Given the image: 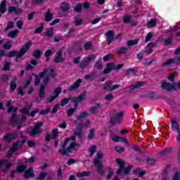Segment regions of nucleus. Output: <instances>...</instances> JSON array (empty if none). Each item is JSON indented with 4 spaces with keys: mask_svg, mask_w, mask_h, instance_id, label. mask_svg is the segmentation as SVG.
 Returning <instances> with one entry per match:
<instances>
[{
    "mask_svg": "<svg viewBox=\"0 0 180 180\" xmlns=\"http://www.w3.org/2000/svg\"><path fill=\"white\" fill-rule=\"evenodd\" d=\"M6 107L8 108L7 112L8 113H11L13 112L11 117H10V124L11 126H16L18 123H20V118L18 117L17 112L19 110L18 107L12 106V101H8L6 104Z\"/></svg>",
    "mask_w": 180,
    "mask_h": 180,
    "instance_id": "nucleus-1",
    "label": "nucleus"
},
{
    "mask_svg": "<svg viewBox=\"0 0 180 180\" xmlns=\"http://www.w3.org/2000/svg\"><path fill=\"white\" fill-rule=\"evenodd\" d=\"M115 162L117 165L119 166V168L116 171L117 175H120L122 174H123V175H127L131 172V168H133L132 165H129L126 167V162L120 158H116Z\"/></svg>",
    "mask_w": 180,
    "mask_h": 180,
    "instance_id": "nucleus-2",
    "label": "nucleus"
},
{
    "mask_svg": "<svg viewBox=\"0 0 180 180\" xmlns=\"http://www.w3.org/2000/svg\"><path fill=\"white\" fill-rule=\"evenodd\" d=\"M103 158V153H97L96 158L94 160V164L95 167L97 168V171L99 175H103L105 174V170L103 169V163H102V162L99 160H102Z\"/></svg>",
    "mask_w": 180,
    "mask_h": 180,
    "instance_id": "nucleus-3",
    "label": "nucleus"
},
{
    "mask_svg": "<svg viewBox=\"0 0 180 180\" xmlns=\"http://www.w3.org/2000/svg\"><path fill=\"white\" fill-rule=\"evenodd\" d=\"M50 84V77L46 76L42 79V83L41 84L39 90V99H44V98H46V93L44 91H46V86L49 85Z\"/></svg>",
    "mask_w": 180,
    "mask_h": 180,
    "instance_id": "nucleus-4",
    "label": "nucleus"
},
{
    "mask_svg": "<svg viewBox=\"0 0 180 180\" xmlns=\"http://www.w3.org/2000/svg\"><path fill=\"white\" fill-rule=\"evenodd\" d=\"M86 96V91H83L78 96L71 97V102L74 103V109L78 110V106L79 103H82L85 101V97Z\"/></svg>",
    "mask_w": 180,
    "mask_h": 180,
    "instance_id": "nucleus-5",
    "label": "nucleus"
},
{
    "mask_svg": "<svg viewBox=\"0 0 180 180\" xmlns=\"http://www.w3.org/2000/svg\"><path fill=\"white\" fill-rule=\"evenodd\" d=\"M123 65V64H118L116 65V63H107L106 68L103 70V73L104 75H107L110 71L122 70Z\"/></svg>",
    "mask_w": 180,
    "mask_h": 180,
    "instance_id": "nucleus-6",
    "label": "nucleus"
},
{
    "mask_svg": "<svg viewBox=\"0 0 180 180\" xmlns=\"http://www.w3.org/2000/svg\"><path fill=\"white\" fill-rule=\"evenodd\" d=\"M96 56L94 54L89 55L84 60L80 61L79 67L80 70H85L89 67L91 61L95 60Z\"/></svg>",
    "mask_w": 180,
    "mask_h": 180,
    "instance_id": "nucleus-7",
    "label": "nucleus"
},
{
    "mask_svg": "<svg viewBox=\"0 0 180 180\" xmlns=\"http://www.w3.org/2000/svg\"><path fill=\"white\" fill-rule=\"evenodd\" d=\"M13 165L12 162H8L6 159H1L0 160V171L4 174L6 173L10 168H12Z\"/></svg>",
    "mask_w": 180,
    "mask_h": 180,
    "instance_id": "nucleus-8",
    "label": "nucleus"
},
{
    "mask_svg": "<svg viewBox=\"0 0 180 180\" xmlns=\"http://www.w3.org/2000/svg\"><path fill=\"white\" fill-rule=\"evenodd\" d=\"M43 122H37L34 127L31 129L30 132V136H31V137H34V136H37V134H41V131L40 130V129L41 128V126H43Z\"/></svg>",
    "mask_w": 180,
    "mask_h": 180,
    "instance_id": "nucleus-9",
    "label": "nucleus"
},
{
    "mask_svg": "<svg viewBox=\"0 0 180 180\" xmlns=\"http://www.w3.org/2000/svg\"><path fill=\"white\" fill-rule=\"evenodd\" d=\"M110 138L112 141H114V143H124V144H126V146H129V141H127L126 137H122L117 135H115V134H111L110 135Z\"/></svg>",
    "mask_w": 180,
    "mask_h": 180,
    "instance_id": "nucleus-10",
    "label": "nucleus"
},
{
    "mask_svg": "<svg viewBox=\"0 0 180 180\" xmlns=\"http://www.w3.org/2000/svg\"><path fill=\"white\" fill-rule=\"evenodd\" d=\"M84 124L82 122H80L78 124V125L76 127V128L74 130V134L77 137H79V139H81L82 136H84V131H82V128L84 127Z\"/></svg>",
    "mask_w": 180,
    "mask_h": 180,
    "instance_id": "nucleus-11",
    "label": "nucleus"
},
{
    "mask_svg": "<svg viewBox=\"0 0 180 180\" xmlns=\"http://www.w3.org/2000/svg\"><path fill=\"white\" fill-rule=\"evenodd\" d=\"M162 89L171 92V91H176V86L175 84H172L171 83L163 81L161 85Z\"/></svg>",
    "mask_w": 180,
    "mask_h": 180,
    "instance_id": "nucleus-12",
    "label": "nucleus"
},
{
    "mask_svg": "<svg viewBox=\"0 0 180 180\" xmlns=\"http://www.w3.org/2000/svg\"><path fill=\"white\" fill-rule=\"evenodd\" d=\"M46 77H47V70H44L42 72H39V76L37 77H35V86L40 85V83L41 82V79L43 78V79H44Z\"/></svg>",
    "mask_w": 180,
    "mask_h": 180,
    "instance_id": "nucleus-13",
    "label": "nucleus"
},
{
    "mask_svg": "<svg viewBox=\"0 0 180 180\" xmlns=\"http://www.w3.org/2000/svg\"><path fill=\"white\" fill-rule=\"evenodd\" d=\"M16 137H18V133H16V131H13L11 134H6L3 137V140L11 143V141H12V140H15Z\"/></svg>",
    "mask_w": 180,
    "mask_h": 180,
    "instance_id": "nucleus-14",
    "label": "nucleus"
},
{
    "mask_svg": "<svg viewBox=\"0 0 180 180\" xmlns=\"http://www.w3.org/2000/svg\"><path fill=\"white\" fill-rule=\"evenodd\" d=\"M105 37L107 39V44L110 46V44L115 40V32L112 30H108L105 33Z\"/></svg>",
    "mask_w": 180,
    "mask_h": 180,
    "instance_id": "nucleus-15",
    "label": "nucleus"
},
{
    "mask_svg": "<svg viewBox=\"0 0 180 180\" xmlns=\"http://www.w3.org/2000/svg\"><path fill=\"white\" fill-rule=\"evenodd\" d=\"M81 84H82V79H78L73 84L69 86L68 91L70 92H73V91H76V89H78V88L81 86Z\"/></svg>",
    "mask_w": 180,
    "mask_h": 180,
    "instance_id": "nucleus-16",
    "label": "nucleus"
},
{
    "mask_svg": "<svg viewBox=\"0 0 180 180\" xmlns=\"http://www.w3.org/2000/svg\"><path fill=\"white\" fill-rule=\"evenodd\" d=\"M171 64H180V57L167 59L162 65L165 67L166 65H171Z\"/></svg>",
    "mask_w": 180,
    "mask_h": 180,
    "instance_id": "nucleus-17",
    "label": "nucleus"
},
{
    "mask_svg": "<svg viewBox=\"0 0 180 180\" xmlns=\"http://www.w3.org/2000/svg\"><path fill=\"white\" fill-rule=\"evenodd\" d=\"M8 13H15V15H22L23 11L21 8H17L15 6H9L8 8Z\"/></svg>",
    "mask_w": 180,
    "mask_h": 180,
    "instance_id": "nucleus-18",
    "label": "nucleus"
},
{
    "mask_svg": "<svg viewBox=\"0 0 180 180\" xmlns=\"http://www.w3.org/2000/svg\"><path fill=\"white\" fill-rule=\"evenodd\" d=\"M34 176V170L33 167H30L25 171L24 178L29 179V178H33Z\"/></svg>",
    "mask_w": 180,
    "mask_h": 180,
    "instance_id": "nucleus-19",
    "label": "nucleus"
},
{
    "mask_svg": "<svg viewBox=\"0 0 180 180\" xmlns=\"http://www.w3.org/2000/svg\"><path fill=\"white\" fill-rule=\"evenodd\" d=\"M101 108H102V103H94V106L90 108L89 112L90 113H91V115H95V113H96V112H98V110H99V109H101Z\"/></svg>",
    "mask_w": 180,
    "mask_h": 180,
    "instance_id": "nucleus-20",
    "label": "nucleus"
},
{
    "mask_svg": "<svg viewBox=\"0 0 180 180\" xmlns=\"http://www.w3.org/2000/svg\"><path fill=\"white\" fill-rule=\"evenodd\" d=\"M170 121L172 122V124H171L172 130H173V131H179L180 129H179V124H178V122L172 117L170 118Z\"/></svg>",
    "mask_w": 180,
    "mask_h": 180,
    "instance_id": "nucleus-21",
    "label": "nucleus"
},
{
    "mask_svg": "<svg viewBox=\"0 0 180 180\" xmlns=\"http://www.w3.org/2000/svg\"><path fill=\"white\" fill-rule=\"evenodd\" d=\"M53 16H54V13H51L50 8H48L46 13L45 14V22H51V20H53Z\"/></svg>",
    "mask_w": 180,
    "mask_h": 180,
    "instance_id": "nucleus-22",
    "label": "nucleus"
},
{
    "mask_svg": "<svg viewBox=\"0 0 180 180\" xmlns=\"http://www.w3.org/2000/svg\"><path fill=\"white\" fill-rule=\"evenodd\" d=\"M60 9L63 12H68V11L71 9V6H70V4L67 3L66 1H63L60 4Z\"/></svg>",
    "mask_w": 180,
    "mask_h": 180,
    "instance_id": "nucleus-23",
    "label": "nucleus"
},
{
    "mask_svg": "<svg viewBox=\"0 0 180 180\" xmlns=\"http://www.w3.org/2000/svg\"><path fill=\"white\" fill-rule=\"evenodd\" d=\"M75 26H82V25H84V19L79 16H75Z\"/></svg>",
    "mask_w": 180,
    "mask_h": 180,
    "instance_id": "nucleus-24",
    "label": "nucleus"
},
{
    "mask_svg": "<svg viewBox=\"0 0 180 180\" xmlns=\"http://www.w3.org/2000/svg\"><path fill=\"white\" fill-rule=\"evenodd\" d=\"M27 166L26 165H19L17 166L15 171L18 172V174H23L26 171Z\"/></svg>",
    "mask_w": 180,
    "mask_h": 180,
    "instance_id": "nucleus-25",
    "label": "nucleus"
},
{
    "mask_svg": "<svg viewBox=\"0 0 180 180\" xmlns=\"http://www.w3.org/2000/svg\"><path fill=\"white\" fill-rule=\"evenodd\" d=\"M6 12V0H3L0 3V13L4 15Z\"/></svg>",
    "mask_w": 180,
    "mask_h": 180,
    "instance_id": "nucleus-26",
    "label": "nucleus"
},
{
    "mask_svg": "<svg viewBox=\"0 0 180 180\" xmlns=\"http://www.w3.org/2000/svg\"><path fill=\"white\" fill-rule=\"evenodd\" d=\"M139 41H140L139 39L128 40L127 41V46L128 47H131V46H136V44H139Z\"/></svg>",
    "mask_w": 180,
    "mask_h": 180,
    "instance_id": "nucleus-27",
    "label": "nucleus"
},
{
    "mask_svg": "<svg viewBox=\"0 0 180 180\" xmlns=\"http://www.w3.org/2000/svg\"><path fill=\"white\" fill-rule=\"evenodd\" d=\"M13 47V44H12L11 40H7L4 44H3V48L4 50H11Z\"/></svg>",
    "mask_w": 180,
    "mask_h": 180,
    "instance_id": "nucleus-28",
    "label": "nucleus"
},
{
    "mask_svg": "<svg viewBox=\"0 0 180 180\" xmlns=\"http://www.w3.org/2000/svg\"><path fill=\"white\" fill-rule=\"evenodd\" d=\"M32 57H34V58H36L37 60L41 58V51L40 49L34 51V52L32 53Z\"/></svg>",
    "mask_w": 180,
    "mask_h": 180,
    "instance_id": "nucleus-29",
    "label": "nucleus"
},
{
    "mask_svg": "<svg viewBox=\"0 0 180 180\" xmlns=\"http://www.w3.org/2000/svg\"><path fill=\"white\" fill-rule=\"evenodd\" d=\"M123 117H124V112H118L115 117L117 120V123H122V121L123 120Z\"/></svg>",
    "mask_w": 180,
    "mask_h": 180,
    "instance_id": "nucleus-30",
    "label": "nucleus"
},
{
    "mask_svg": "<svg viewBox=\"0 0 180 180\" xmlns=\"http://www.w3.org/2000/svg\"><path fill=\"white\" fill-rule=\"evenodd\" d=\"M53 30H54V28H53V27H51L50 28H49L46 32L44 34L45 37H49V39H50V37H51L53 34H54Z\"/></svg>",
    "mask_w": 180,
    "mask_h": 180,
    "instance_id": "nucleus-31",
    "label": "nucleus"
},
{
    "mask_svg": "<svg viewBox=\"0 0 180 180\" xmlns=\"http://www.w3.org/2000/svg\"><path fill=\"white\" fill-rule=\"evenodd\" d=\"M78 146H79L78 143L75 141L72 142L68 148V153H71V151L75 150V148Z\"/></svg>",
    "mask_w": 180,
    "mask_h": 180,
    "instance_id": "nucleus-32",
    "label": "nucleus"
},
{
    "mask_svg": "<svg viewBox=\"0 0 180 180\" xmlns=\"http://www.w3.org/2000/svg\"><path fill=\"white\" fill-rule=\"evenodd\" d=\"M73 10L75 11L77 13H81V12H82V4H77L73 7Z\"/></svg>",
    "mask_w": 180,
    "mask_h": 180,
    "instance_id": "nucleus-33",
    "label": "nucleus"
},
{
    "mask_svg": "<svg viewBox=\"0 0 180 180\" xmlns=\"http://www.w3.org/2000/svg\"><path fill=\"white\" fill-rule=\"evenodd\" d=\"M155 25H157V19L155 18L151 19L146 24L147 27L150 28L155 27Z\"/></svg>",
    "mask_w": 180,
    "mask_h": 180,
    "instance_id": "nucleus-34",
    "label": "nucleus"
},
{
    "mask_svg": "<svg viewBox=\"0 0 180 180\" xmlns=\"http://www.w3.org/2000/svg\"><path fill=\"white\" fill-rule=\"evenodd\" d=\"M43 30H44V25L41 24L39 27H37L34 30V33L35 34H40V33H41V32H43Z\"/></svg>",
    "mask_w": 180,
    "mask_h": 180,
    "instance_id": "nucleus-35",
    "label": "nucleus"
},
{
    "mask_svg": "<svg viewBox=\"0 0 180 180\" xmlns=\"http://www.w3.org/2000/svg\"><path fill=\"white\" fill-rule=\"evenodd\" d=\"M89 152L90 153L89 156L94 157V155L95 154V153H96V146L95 145L91 146L89 148Z\"/></svg>",
    "mask_w": 180,
    "mask_h": 180,
    "instance_id": "nucleus-36",
    "label": "nucleus"
},
{
    "mask_svg": "<svg viewBox=\"0 0 180 180\" xmlns=\"http://www.w3.org/2000/svg\"><path fill=\"white\" fill-rule=\"evenodd\" d=\"M70 101H71V97L62 98L60 101V106H65V105H68V103H70Z\"/></svg>",
    "mask_w": 180,
    "mask_h": 180,
    "instance_id": "nucleus-37",
    "label": "nucleus"
},
{
    "mask_svg": "<svg viewBox=\"0 0 180 180\" xmlns=\"http://www.w3.org/2000/svg\"><path fill=\"white\" fill-rule=\"evenodd\" d=\"M44 70H46V74H48L46 75H49V77H56V72L54 71V69L47 68Z\"/></svg>",
    "mask_w": 180,
    "mask_h": 180,
    "instance_id": "nucleus-38",
    "label": "nucleus"
},
{
    "mask_svg": "<svg viewBox=\"0 0 180 180\" xmlns=\"http://www.w3.org/2000/svg\"><path fill=\"white\" fill-rule=\"evenodd\" d=\"M84 49L86 51L91 50L92 49V41H87L84 45Z\"/></svg>",
    "mask_w": 180,
    "mask_h": 180,
    "instance_id": "nucleus-39",
    "label": "nucleus"
},
{
    "mask_svg": "<svg viewBox=\"0 0 180 180\" xmlns=\"http://www.w3.org/2000/svg\"><path fill=\"white\" fill-rule=\"evenodd\" d=\"M129 52V48L122 47L117 51V54H126Z\"/></svg>",
    "mask_w": 180,
    "mask_h": 180,
    "instance_id": "nucleus-40",
    "label": "nucleus"
},
{
    "mask_svg": "<svg viewBox=\"0 0 180 180\" xmlns=\"http://www.w3.org/2000/svg\"><path fill=\"white\" fill-rule=\"evenodd\" d=\"M0 80L3 84H6V82L9 81V76H8V75H1Z\"/></svg>",
    "mask_w": 180,
    "mask_h": 180,
    "instance_id": "nucleus-41",
    "label": "nucleus"
},
{
    "mask_svg": "<svg viewBox=\"0 0 180 180\" xmlns=\"http://www.w3.org/2000/svg\"><path fill=\"white\" fill-rule=\"evenodd\" d=\"M88 116V112L84 111L80 112L79 115L77 117V120H81V119H85Z\"/></svg>",
    "mask_w": 180,
    "mask_h": 180,
    "instance_id": "nucleus-42",
    "label": "nucleus"
},
{
    "mask_svg": "<svg viewBox=\"0 0 180 180\" xmlns=\"http://www.w3.org/2000/svg\"><path fill=\"white\" fill-rule=\"evenodd\" d=\"M171 151H172V148H167L160 152L162 155H168L171 154Z\"/></svg>",
    "mask_w": 180,
    "mask_h": 180,
    "instance_id": "nucleus-43",
    "label": "nucleus"
},
{
    "mask_svg": "<svg viewBox=\"0 0 180 180\" xmlns=\"http://www.w3.org/2000/svg\"><path fill=\"white\" fill-rule=\"evenodd\" d=\"M62 91H63V88H61V86H58L53 91V94H55V96L58 98V96H60V94H61Z\"/></svg>",
    "mask_w": 180,
    "mask_h": 180,
    "instance_id": "nucleus-44",
    "label": "nucleus"
},
{
    "mask_svg": "<svg viewBox=\"0 0 180 180\" xmlns=\"http://www.w3.org/2000/svg\"><path fill=\"white\" fill-rule=\"evenodd\" d=\"M51 139H53V140H56V139H58V129H53L52 134H51Z\"/></svg>",
    "mask_w": 180,
    "mask_h": 180,
    "instance_id": "nucleus-45",
    "label": "nucleus"
},
{
    "mask_svg": "<svg viewBox=\"0 0 180 180\" xmlns=\"http://www.w3.org/2000/svg\"><path fill=\"white\" fill-rule=\"evenodd\" d=\"M112 85H113V83L112 81L106 82L105 84H103V89L104 91H106V89H110L112 87Z\"/></svg>",
    "mask_w": 180,
    "mask_h": 180,
    "instance_id": "nucleus-46",
    "label": "nucleus"
},
{
    "mask_svg": "<svg viewBox=\"0 0 180 180\" xmlns=\"http://www.w3.org/2000/svg\"><path fill=\"white\" fill-rule=\"evenodd\" d=\"M47 175H49V174L46 172H41L39 176L37 178V179L38 180H44L46 179V177L47 176Z\"/></svg>",
    "mask_w": 180,
    "mask_h": 180,
    "instance_id": "nucleus-47",
    "label": "nucleus"
},
{
    "mask_svg": "<svg viewBox=\"0 0 180 180\" xmlns=\"http://www.w3.org/2000/svg\"><path fill=\"white\" fill-rule=\"evenodd\" d=\"M18 88V84H16V82H11L10 84V91L11 92H15L16 89Z\"/></svg>",
    "mask_w": 180,
    "mask_h": 180,
    "instance_id": "nucleus-48",
    "label": "nucleus"
},
{
    "mask_svg": "<svg viewBox=\"0 0 180 180\" xmlns=\"http://www.w3.org/2000/svg\"><path fill=\"white\" fill-rule=\"evenodd\" d=\"M94 137H95V129H91L88 134L87 139L89 140H92Z\"/></svg>",
    "mask_w": 180,
    "mask_h": 180,
    "instance_id": "nucleus-49",
    "label": "nucleus"
},
{
    "mask_svg": "<svg viewBox=\"0 0 180 180\" xmlns=\"http://www.w3.org/2000/svg\"><path fill=\"white\" fill-rule=\"evenodd\" d=\"M143 85H144V82H135L132 86L134 88V89H137L139 88H140L141 86H143Z\"/></svg>",
    "mask_w": 180,
    "mask_h": 180,
    "instance_id": "nucleus-50",
    "label": "nucleus"
},
{
    "mask_svg": "<svg viewBox=\"0 0 180 180\" xmlns=\"http://www.w3.org/2000/svg\"><path fill=\"white\" fill-rule=\"evenodd\" d=\"M13 21H8L7 23V26L4 28V30L6 32H8V30H9V29H13Z\"/></svg>",
    "mask_w": 180,
    "mask_h": 180,
    "instance_id": "nucleus-51",
    "label": "nucleus"
},
{
    "mask_svg": "<svg viewBox=\"0 0 180 180\" xmlns=\"http://www.w3.org/2000/svg\"><path fill=\"white\" fill-rule=\"evenodd\" d=\"M4 71H11V63L8 61H6L3 66Z\"/></svg>",
    "mask_w": 180,
    "mask_h": 180,
    "instance_id": "nucleus-52",
    "label": "nucleus"
},
{
    "mask_svg": "<svg viewBox=\"0 0 180 180\" xmlns=\"http://www.w3.org/2000/svg\"><path fill=\"white\" fill-rule=\"evenodd\" d=\"M95 68L97 70H103V65L101 64V60H98L94 64Z\"/></svg>",
    "mask_w": 180,
    "mask_h": 180,
    "instance_id": "nucleus-53",
    "label": "nucleus"
},
{
    "mask_svg": "<svg viewBox=\"0 0 180 180\" xmlns=\"http://www.w3.org/2000/svg\"><path fill=\"white\" fill-rule=\"evenodd\" d=\"M123 22L124 23H130V22H131V15H127L124 17L123 18Z\"/></svg>",
    "mask_w": 180,
    "mask_h": 180,
    "instance_id": "nucleus-54",
    "label": "nucleus"
},
{
    "mask_svg": "<svg viewBox=\"0 0 180 180\" xmlns=\"http://www.w3.org/2000/svg\"><path fill=\"white\" fill-rule=\"evenodd\" d=\"M18 33H19V30H15L10 32L8 33V36L10 37H12L13 39H14V37H16V36L18 35Z\"/></svg>",
    "mask_w": 180,
    "mask_h": 180,
    "instance_id": "nucleus-55",
    "label": "nucleus"
},
{
    "mask_svg": "<svg viewBox=\"0 0 180 180\" xmlns=\"http://www.w3.org/2000/svg\"><path fill=\"white\" fill-rule=\"evenodd\" d=\"M76 111H77L76 109L70 108L68 109V110L67 112V115L70 117L72 116V115H74V113H75Z\"/></svg>",
    "mask_w": 180,
    "mask_h": 180,
    "instance_id": "nucleus-56",
    "label": "nucleus"
},
{
    "mask_svg": "<svg viewBox=\"0 0 180 180\" xmlns=\"http://www.w3.org/2000/svg\"><path fill=\"white\" fill-rule=\"evenodd\" d=\"M146 162L148 165H154L155 164V159L148 158H146Z\"/></svg>",
    "mask_w": 180,
    "mask_h": 180,
    "instance_id": "nucleus-57",
    "label": "nucleus"
},
{
    "mask_svg": "<svg viewBox=\"0 0 180 180\" xmlns=\"http://www.w3.org/2000/svg\"><path fill=\"white\" fill-rule=\"evenodd\" d=\"M58 108H60V104H59V103H56V104L53 107L51 113L52 115H54V113H56V112H58Z\"/></svg>",
    "mask_w": 180,
    "mask_h": 180,
    "instance_id": "nucleus-58",
    "label": "nucleus"
},
{
    "mask_svg": "<svg viewBox=\"0 0 180 180\" xmlns=\"http://www.w3.org/2000/svg\"><path fill=\"white\" fill-rule=\"evenodd\" d=\"M172 41H173V39L172 37L165 39L164 40L165 46H170V44H172Z\"/></svg>",
    "mask_w": 180,
    "mask_h": 180,
    "instance_id": "nucleus-59",
    "label": "nucleus"
},
{
    "mask_svg": "<svg viewBox=\"0 0 180 180\" xmlns=\"http://www.w3.org/2000/svg\"><path fill=\"white\" fill-rule=\"evenodd\" d=\"M149 99H158V96H157V93L151 92L148 94Z\"/></svg>",
    "mask_w": 180,
    "mask_h": 180,
    "instance_id": "nucleus-60",
    "label": "nucleus"
},
{
    "mask_svg": "<svg viewBox=\"0 0 180 180\" xmlns=\"http://www.w3.org/2000/svg\"><path fill=\"white\" fill-rule=\"evenodd\" d=\"M44 2V0H32L31 5H41Z\"/></svg>",
    "mask_w": 180,
    "mask_h": 180,
    "instance_id": "nucleus-61",
    "label": "nucleus"
},
{
    "mask_svg": "<svg viewBox=\"0 0 180 180\" xmlns=\"http://www.w3.org/2000/svg\"><path fill=\"white\" fill-rule=\"evenodd\" d=\"M115 150L117 153H123V151H124V150H126L124 148H123L122 146H117L115 148Z\"/></svg>",
    "mask_w": 180,
    "mask_h": 180,
    "instance_id": "nucleus-62",
    "label": "nucleus"
},
{
    "mask_svg": "<svg viewBox=\"0 0 180 180\" xmlns=\"http://www.w3.org/2000/svg\"><path fill=\"white\" fill-rule=\"evenodd\" d=\"M53 63L56 64H58V63H64V58L63 57H58V58H55L53 59Z\"/></svg>",
    "mask_w": 180,
    "mask_h": 180,
    "instance_id": "nucleus-63",
    "label": "nucleus"
},
{
    "mask_svg": "<svg viewBox=\"0 0 180 180\" xmlns=\"http://www.w3.org/2000/svg\"><path fill=\"white\" fill-rule=\"evenodd\" d=\"M172 180H180V172L174 173Z\"/></svg>",
    "mask_w": 180,
    "mask_h": 180,
    "instance_id": "nucleus-64",
    "label": "nucleus"
}]
</instances>
